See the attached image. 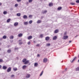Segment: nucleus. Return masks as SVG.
Masks as SVG:
<instances>
[{
	"instance_id": "obj_60",
	"label": "nucleus",
	"mask_w": 79,
	"mask_h": 79,
	"mask_svg": "<svg viewBox=\"0 0 79 79\" xmlns=\"http://www.w3.org/2000/svg\"><path fill=\"white\" fill-rule=\"evenodd\" d=\"M1 50V48H0V50Z\"/></svg>"
},
{
	"instance_id": "obj_15",
	"label": "nucleus",
	"mask_w": 79,
	"mask_h": 79,
	"mask_svg": "<svg viewBox=\"0 0 79 79\" xmlns=\"http://www.w3.org/2000/svg\"><path fill=\"white\" fill-rule=\"evenodd\" d=\"M68 38V36H64V39H67Z\"/></svg>"
},
{
	"instance_id": "obj_13",
	"label": "nucleus",
	"mask_w": 79,
	"mask_h": 79,
	"mask_svg": "<svg viewBox=\"0 0 79 79\" xmlns=\"http://www.w3.org/2000/svg\"><path fill=\"white\" fill-rule=\"evenodd\" d=\"M18 25V22H16L14 23V25L15 26H17Z\"/></svg>"
},
{
	"instance_id": "obj_17",
	"label": "nucleus",
	"mask_w": 79,
	"mask_h": 79,
	"mask_svg": "<svg viewBox=\"0 0 79 79\" xmlns=\"http://www.w3.org/2000/svg\"><path fill=\"white\" fill-rule=\"evenodd\" d=\"M26 61V58H25L23 59L22 61L23 63H25Z\"/></svg>"
},
{
	"instance_id": "obj_25",
	"label": "nucleus",
	"mask_w": 79,
	"mask_h": 79,
	"mask_svg": "<svg viewBox=\"0 0 79 79\" xmlns=\"http://www.w3.org/2000/svg\"><path fill=\"white\" fill-rule=\"evenodd\" d=\"M2 38L4 39H6V35H4L3 36Z\"/></svg>"
},
{
	"instance_id": "obj_48",
	"label": "nucleus",
	"mask_w": 79,
	"mask_h": 79,
	"mask_svg": "<svg viewBox=\"0 0 79 79\" xmlns=\"http://www.w3.org/2000/svg\"><path fill=\"white\" fill-rule=\"evenodd\" d=\"M30 44H31V42H29L27 43L28 45H30Z\"/></svg>"
},
{
	"instance_id": "obj_20",
	"label": "nucleus",
	"mask_w": 79,
	"mask_h": 79,
	"mask_svg": "<svg viewBox=\"0 0 79 79\" xmlns=\"http://www.w3.org/2000/svg\"><path fill=\"white\" fill-rule=\"evenodd\" d=\"M41 23V20H38L37 22V23H38V24H40V23Z\"/></svg>"
},
{
	"instance_id": "obj_57",
	"label": "nucleus",
	"mask_w": 79,
	"mask_h": 79,
	"mask_svg": "<svg viewBox=\"0 0 79 79\" xmlns=\"http://www.w3.org/2000/svg\"><path fill=\"white\" fill-rule=\"evenodd\" d=\"M67 68H66L65 69V70H67Z\"/></svg>"
},
{
	"instance_id": "obj_33",
	"label": "nucleus",
	"mask_w": 79,
	"mask_h": 79,
	"mask_svg": "<svg viewBox=\"0 0 79 79\" xmlns=\"http://www.w3.org/2000/svg\"><path fill=\"white\" fill-rule=\"evenodd\" d=\"M43 73H44V71H42V72L40 74V76H41L42 75V74H43Z\"/></svg>"
},
{
	"instance_id": "obj_21",
	"label": "nucleus",
	"mask_w": 79,
	"mask_h": 79,
	"mask_svg": "<svg viewBox=\"0 0 79 79\" xmlns=\"http://www.w3.org/2000/svg\"><path fill=\"white\" fill-rule=\"evenodd\" d=\"M10 39H13V38H14V37L13 36H11L10 37Z\"/></svg>"
},
{
	"instance_id": "obj_3",
	"label": "nucleus",
	"mask_w": 79,
	"mask_h": 79,
	"mask_svg": "<svg viewBox=\"0 0 79 79\" xmlns=\"http://www.w3.org/2000/svg\"><path fill=\"white\" fill-rule=\"evenodd\" d=\"M47 13V11L46 10H45L44 11L43 10L42 12V13L43 14H45V13Z\"/></svg>"
},
{
	"instance_id": "obj_32",
	"label": "nucleus",
	"mask_w": 79,
	"mask_h": 79,
	"mask_svg": "<svg viewBox=\"0 0 79 79\" xmlns=\"http://www.w3.org/2000/svg\"><path fill=\"white\" fill-rule=\"evenodd\" d=\"M13 69L14 71H17V68H13Z\"/></svg>"
},
{
	"instance_id": "obj_8",
	"label": "nucleus",
	"mask_w": 79,
	"mask_h": 79,
	"mask_svg": "<svg viewBox=\"0 0 79 79\" xmlns=\"http://www.w3.org/2000/svg\"><path fill=\"white\" fill-rule=\"evenodd\" d=\"M46 40H50V37L48 36H47L45 38Z\"/></svg>"
},
{
	"instance_id": "obj_45",
	"label": "nucleus",
	"mask_w": 79,
	"mask_h": 79,
	"mask_svg": "<svg viewBox=\"0 0 79 79\" xmlns=\"http://www.w3.org/2000/svg\"><path fill=\"white\" fill-rule=\"evenodd\" d=\"M67 34V33H66V32H65L64 33V35H66Z\"/></svg>"
},
{
	"instance_id": "obj_38",
	"label": "nucleus",
	"mask_w": 79,
	"mask_h": 79,
	"mask_svg": "<svg viewBox=\"0 0 79 79\" xmlns=\"http://www.w3.org/2000/svg\"><path fill=\"white\" fill-rule=\"evenodd\" d=\"M2 62H3V60L2 59H0V62L2 63Z\"/></svg>"
},
{
	"instance_id": "obj_31",
	"label": "nucleus",
	"mask_w": 79,
	"mask_h": 79,
	"mask_svg": "<svg viewBox=\"0 0 79 79\" xmlns=\"http://www.w3.org/2000/svg\"><path fill=\"white\" fill-rule=\"evenodd\" d=\"M46 46H47V47H49V46H50V43L49 44H46Z\"/></svg>"
},
{
	"instance_id": "obj_37",
	"label": "nucleus",
	"mask_w": 79,
	"mask_h": 79,
	"mask_svg": "<svg viewBox=\"0 0 79 79\" xmlns=\"http://www.w3.org/2000/svg\"><path fill=\"white\" fill-rule=\"evenodd\" d=\"M76 70L77 71H79V67H77L76 69Z\"/></svg>"
},
{
	"instance_id": "obj_11",
	"label": "nucleus",
	"mask_w": 79,
	"mask_h": 79,
	"mask_svg": "<svg viewBox=\"0 0 79 79\" xmlns=\"http://www.w3.org/2000/svg\"><path fill=\"white\" fill-rule=\"evenodd\" d=\"M27 67V66L26 65H23L22 67V69H25Z\"/></svg>"
},
{
	"instance_id": "obj_40",
	"label": "nucleus",
	"mask_w": 79,
	"mask_h": 79,
	"mask_svg": "<svg viewBox=\"0 0 79 79\" xmlns=\"http://www.w3.org/2000/svg\"><path fill=\"white\" fill-rule=\"evenodd\" d=\"M10 11H13V8H10Z\"/></svg>"
},
{
	"instance_id": "obj_47",
	"label": "nucleus",
	"mask_w": 79,
	"mask_h": 79,
	"mask_svg": "<svg viewBox=\"0 0 79 79\" xmlns=\"http://www.w3.org/2000/svg\"><path fill=\"white\" fill-rule=\"evenodd\" d=\"M14 76H15L14 75H12L11 76V77H14Z\"/></svg>"
},
{
	"instance_id": "obj_58",
	"label": "nucleus",
	"mask_w": 79,
	"mask_h": 79,
	"mask_svg": "<svg viewBox=\"0 0 79 79\" xmlns=\"http://www.w3.org/2000/svg\"><path fill=\"white\" fill-rule=\"evenodd\" d=\"M0 45H2V43H0Z\"/></svg>"
},
{
	"instance_id": "obj_24",
	"label": "nucleus",
	"mask_w": 79,
	"mask_h": 79,
	"mask_svg": "<svg viewBox=\"0 0 79 79\" xmlns=\"http://www.w3.org/2000/svg\"><path fill=\"white\" fill-rule=\"evenodd\" d=\"M38 66V63H35L34 66Z\"/></svg>"
},
{
	"instance_id": "obj_30",
	"label": "nucleus",
	"mask_w": 79,
	"mask_h": 79,
	"mask_svg": "<svg viewBox=\"0 0 79 79\" xmlns=\"http://www.w3.org/2000/svg\"><path fill=\"white\" fill-rule=\"evenodd\" d=\"M17 16H21V14L19 13H17Z\"/></svg>"
},
{
	"instance_id": "obj_9",
	"label": "nucleus",
	"mask_w": 79,
	"mask_h": 79,
	"mask_svg": "<svg viewBox=\"0 0 79 79\" xmlns=\"http://www.w3.org/2000/svg\"><path fill=\"white\" fill-rule=\"evenodd\" d=\"M23 36V34L20 33L18 34V37H22Z\"/></svg>"
},
{
	"instance_id": "obj_50",
	"label": "nucleus",
	"mask_w": 79,
	"mask_h": 79,
	"mask_svg": "<svg viewBox=\"0 0 79 79\" xmlns=\"http://www.w3.org/2000/svg\"><path fill=\"white\" fill-rule=\"evenodd\" d=\"M2 68V65H0V69Z\"/></svg>"
},
{
	"instance_id": "obj_22",
	"label": "nucleus",
	"mask_w": 79,
	"mask_h": 79,
	"mask_svg": "<svg viewBox=\"0 0 79 79\" xmlns=\"http://www.w3.org/2000/svg\"><path fill=\"white\" fill-rule=\"evenodd\" d=\"M11 50L10 49H9L7 51V53H11Z\"/></svg>"
},
{
	"instance_id": "obj_51",
	"label": "nucleus",
	"mask_w": 79,
	"mask_h": 79,
	"mask_svg": "<svg viewBox=\"0 0 79 79\" xmlns=\"http://www.w3.org/2000/svg\"><path fill=\"white\" fill-rule=\"evenodd\" d=\"M40 56V54H38L37 55V56Z\"/></svg>"
},
{
	"instance_id": "obj_41",
	"label": "nucleus",
	"mask_w": 79,
	"mask_h": 79,
	"mask_svg": "<svg viewBox=\"0 0 79 79\" xmlns=\"http://www.w3.org/2000/svg\"><path fill=\"white\" fill-rule=\"evenodd\" d=\"M36 47H39V46H40V44H37L36 45Z\"/></svg>"
},
{
	"instance_id": "obj_36",
	"label": "nucleus",
	"mask_w": 79,
	"mask_h": 79,
	"mask_svg": "<svg viewBox=\"0 0 79 79\" xmlns=\"http://www.w3.org/2000/svg\"><path fill=\"white\" fill-rule=\"evenodd\" d=\"M32 0H29L28 2L29 3H31V2H32Z\"/></svg>"
},
{
	"instance_id": "obj_10",
	"label": "nucleus",
	"mask_w": 79,
	"mask_h": 79,
	"mask_svg": "<svg viewBox=\"0 0 79 79\" xmlns=\"http://www.w3.org/2000/svg\"><path fill=\"white\" fill-rule=\"evenodd\" d=\"M23 18L24 19H27V16L26 15H24L23 16Z\"/></svg>"
},
{
	"instance_id": "obj_43",
	"label": "nucleus",
	"mask_w": 79,
	"mask_h": 79,
	"mask_svg": "<svg viewBox=\"0 0 79 79\" xmlns=\"http://www.w3.org/2000/svg\"><path fill=\"white\" fill-rule=\"evenodd\" d=\"M19 45H21V44H23V43L22 42H19Z\"/></svg>"
},
{
	"instance_id": "obj_28",
	"label": "nucleus",
	"mask_w": 79,
	"mask_h": 79,
	"mask_svg": "<svg viewBox=\"0 0 79 79\" xmlns=\"http://www.w3.org/2000/svg\"><path fill=\"white\" fill-rule=\"evenodd\" d=\"M3 13L4 15H6L7 14V12L6 11H4L3 12Z\"/></svg>"
},
{
	"instance_id": "obj_34",
	"label": "nucleus",
	"mask_w": 79,
	"mask_h": 79,
	"mask_svg": "<svg viewBox=\"0 0 79 79\" xmlns=\"http://www.w3.org/2000/svg\"><path fill=\"white\" fill-rule=\"evenodd\" d=\"M15 7H17V6H18V4H16L15 5Z\"/></svg>"
},
{
	"instance_id": "obj_59",
	"label": "nucleus",
	"mask_w": 79,
	"mask_h": 79,
	"mask_svg": "<svg viewBox=\"0 0 79 79\" xmlns=\"http://www.w3.org/2000/svg\"><path fill=\"white\" fill-rule=\"evenodd\" d=\"M78 62L79 63V60H78Z\"/></svg>"
},
{
	"instance_id": "obj_55",
	"label": "nucleus",
	"mask_w": 79,
	"mask_h": 79,
	"mask_svg": "<svg viewBox=\"0 0 79 79\" xmlns=\"http://www.w3.org/2000/svg\"><path fill=\"white\" fill-rule=\"evenodd\" d=\"M21 41V40H19V42H20Z\"/></svg>"
},
{
	"instance_id": "obj_12",
	"label": "nucleus",
	"mask_w": 79,
	"mask_h": 79,
	"mask_svg": "<svg viewBox=\"0 0 79 79\" xmlns=\"http://www.w3.org/2000/svg\"><path fill=\"white\" fill-rule=\"evenodd\" d=\"M53 3H52V2L50 3L49 4V6H53Z\"/></svg>"
},
{
	"instance_id": "obj_56",
	"label": "nucleus",
	"mask_w": 79,
	"mask_h": 79,
	"mask_svg": "<svg viewBox=\"0 0 79 79\" xmlns=\"http://www.w3.org/2000/svg\"><path fill=\"white\" fill-rule=\"evenodd\" d=\"M30 64H31V63H29L28 64V65H30Z\"/></svg>"
},
{
	"instance_id": "obj_14",
	"label": "nucleus",
	"mask_w": 79,
	"mask_h": 79,
	"mask_svg": "<svg viewBox=\"0 0 79 79\" xmlns=\"http://www.w3.org/2000/svg\"><path fill=\"white\" fill-rule=\"evenodd\" d=\"M32 38V36H29L28 37V40H30V39H31Z\"/></svg>"
},
{
	"instance_id": "obj_7",
	"label": "nucleus",
	"mask_w": 79,
	"mask_h": 79,
	"mask_svg": "<svg viewBox=\"0 0 79 79\" xmlns=\"http://www.w3.org/2000/svg\"><path fill=\"white\" fill-rule=\"evenodd\" d=\"M2 69H4V70H6V69H7V67L6 66H3L2 67Z\"/></svg>"
},
{
	"instance_id": "obj_44",
	"label": "nucleus",
	"mask_w": 79,
	"mask_h": 79,
	"mask_svg": "<svg viewBox=\"0 0 79 79\" xmlns=\"http://www.w3.org/2000/svg\"><path fill=\"white\" fill-rule=\"evenodd\" d=\"M17 1L18 2H21V0H17Z\"/></svg>"
},
{
	"instance_id": "obj_39",
	"label": "nucleus",
	"mask_w": 79,
	"mask_h": 79,
	"mask_svg": "<svg viewBox=\"0 0 79 79\" xmlns=\"http://www.w3.org/2000/svg\"><path fill=\"white\" fill-rule=\"evenodd\" d=\"M32 17V15H30L29 16V18H31Z\"/></svg>"
},
{
	"instance_id": "obj_53",
	"label": "nucleus",
	"mask_w": 79,
	"mask_h": 79,
	"mask_svg": "<svg viewBox=\"0 0 79 79\" xmlns=\"http://www.w3.org/2000/svg\"><path fill=\"white\" fill-rule=\"evenodd\" d=\"M77 36H78V35H77L75 37H77Z\"/></svg>"
},
{
	"instance_id": "obj_49",
	"label": "nucleus",
	"mask_w": 79,
	"mask_h": 79,
	"mask_svg": "<svg viewBox=\"0 0 79 79\" xmlns=\"http://www.w3.org/2000/svg\"><path fill=\"white\" fill-rule=\"evenodd\" d=\"M2 5V3L0 2V6H1V5Z\"/></svg>"
},
{
	"instance_id": "obj_23",
	"label": "nucleus",
	"mask_w": 79,
	"mask_h": 79,
	"mask_svg": "<svg viewBox=\"0 0 79 79\" xmlns=\"http://www.w3.org/2000/svg\"><path fill=\"white\" fill-rule=\"evenodd\" d=\"M70 5H76V4L75 3H74L73 2H71L70 3Z\"/></svg>"
},
{
	"instance_id": "obj_52",
	"label": "nucleus",
	"mask_w": 79,
	"mask_h": 79,
	"mask_svg": "<svg viewBox=\"0 0 79 79\" xmlns=\"http://www.w3.org/2000/svg\"><path fill=\"white\" fill-rule=\"evenodd\" d=\"M3 39V38H0V40H2Z\"/></svg>"
},
{
	"instance_id": "obj_26",
	"label": "nucleus",
	"mask_w": 79,
	"mask_h": 79,
	"mask_svg": "<svg viewBox=\"0 0 79 79\" xmlns=\"http://www.w3.org/2000/svg\"><path fill=\"white\" fill-rule=\"evenodd\" d=\"M24 24H25V25H27V24H28V22H24Z\"/></svg>"
},
{
	"instance_id": "obj_16",
	"label": "nucleus",
	"mask_w": 79,
	"mask_h": 79,
	"mask_svg": "<svg viewBox=\"0 0 79 79\" xmlns=\"http://www.w3.org/2000/svg\"><path fill=\"white\" fill-rule=\"evenodd\" d=\"M56 39H57V36H55L53 37V40H56Z\"/></svg>"
},
{
	"instance_id": "obj_4",
	"label": "nucleus",
	"mask_w": 79,
	"mask_h": 79,
	"mask_svg": "<svg viewBox=\"0 0 79 79\" xmlns=\"http://www.w3.org/2000/svg\"><path fill=\"white\" fill-rule=\"evenodd\" d=\"M77 58V57H75L73 59V60H72V61L71 60H70V62L71 63H73L74 61L76 60V59Z\"/></svg>"
},
{
	"instance_id": "obj_42",
	"label": "nucleus",
	"mask_w": 79,
	"mask_h": 79,
	"mask_svg": "<svg viewBox=\"0 0 79 79\" xmlns=\"http://www.w3.org/2000/svg\"><path fill=\"white\" fill-rule=\"evenodd\" d=\"M76 3H79V0H78L76 1Z\"/></svg>"
},
{
	"instance_id": "obj_27",
	"label": "nucleus",
	"mask_w": 79,
	"mask_h": 79,
	"mask_svg": "<svg viewBox=\"0 0 79 79\" xmlns=\"http://www.w3.org/2000/svg\"><path fill=\"white\" fill-rule=\"evenodd\" d=\"M43 37H44V35H43V34H41L40 35V37L41 38H43Z\"/></svg>"
},
{
	"instance_id": "obj_5",
	"label": "nucleus",
	"mask_w": 79,
	"mask_h": 79,
	"mask_svg": "<svg viewBox=\"0 0 79 79\" xmlns=\"http://www.w3.org/2000/svg\"><path fill=\"white\" fill-rule=\"evenodd\" d=\"M26 76L27 78H29V77H30V76H31V75L29 74H27L26 75Z\"/></svg>"
},
{
	"instance_id": "obj_18",
	"label": "nucleus",
	"mask_w": 79,
	"mask_h": 79,
	"mask_svg": "<svg viewBox=\"0 0 79 79\" xmlns=\"http://www.w3.org/2000/svg\"><path fill=\"white\" fill-rule=\"evenodd\" d=\"M54 33L56 34V33H58V30H56L54 32Z\"/></svg>"
},
{
	"instance_id": "obj_29",
	"label": "nucleus",
	"mask_w": 79,
	"mask_h": 79,
	"mask_svg": "<svg viewBox=\"0 0 79 79\" xmlns=\"http://www.w3.org/2000/svg\"><path fill=\"white\" fill-rule=\"evenodd\" d=\"M62 8V7H60L58 8L57 10H61Z\"/></svg>"
},
{
	"instance_id": "obj_54",
	"label": "nucleus",
	"mask_w": 79,
	"mask_h": 79,
	"mask_svg": "<svg viewBox=\"0 0 79 79\" xmlns=\"http://www.w3.org/2000/svg\"><path fill=\"white\" fill-rule=\"evenodd\" d=\"M71 41H69V43H71Z\"/></svg>"
},
{
	"instance_id": "obj_19",
	"label": "nucleus",
	"mask_w": 79,
	"mask_h": 79,
	"mask_svg": "<svg viewBox=\"0 0 79 79\" xmlns=\"http://www.w3.org/2000/svg\"><path fill=\"white\" fill-rule=\"evenodd\" d=\"M10 21H11V19H8L6 21L7 23H9L10 22Z\"/></svg>"
},
{
	"instance_id": "obj_6",
	"label": "nucleus",
	"mask_w": 79,
	"mask_h": 79,
	"mask_svg": "<svg viewBox=\"0 0 79 79\" xmlns=\"http://www.w3.org/2000/svg\"><path fill=\"white\" fill-rule=\"evenodd\" d=\"M28 63H29V61L27 60L24 63V64H27Z\"/></svg>"
},
{
	"instance_id": "obj_35",
	"label": "nucleus",
	"mask_w": 79,
	"mask_h": 79,
	"mask_svg": "<svg viewBox=\"0 0 79 79\" xmlns=\"http://www.w3.org/2000/svg\"><path fill=\"white\" fill-rule=\"evenodd\" d=\"M32 23V20H31L29 22V24H31Z\"/></svg>"
},
{
	"instance_id": "obj_1",
	"label": "nucleus",
	"mask_w": 79,
	"mask_h": 79,
	"mask_svg": "<svg viewBox=\"0 0 79 79\" xmlns=\"http://www.w3.org/2000/svg\"><path fill=\"white\" fill-rule=\"evenodd\" d=\"M6 71L7 73H10V72H11V68L10 67H9L7 69Z\"/></svg>"
},
{
	"instance_id": "obj_2",
	"label": "nucleus",
	"mask_w": 79,
	"mask_h": 79,
	"mask_svg": "<svg viewBox=\"0 0 79 79\" xmlns=\"http://www.w3.org/2000/svg\"><path fill=\"white\" fill-rule=\"evenodd\" d=\"M43 62L44 63H47V59L46 58H44L43 59Z\"/></svg>"
},
{
	"instance_id": "obj_46",
	"label": "nucleus",
	"mask_w": 79,
	"mask_h": 79,
	"mask_svg": "<svg viewBox=\"0 0 79 79\" xmlns=\"http://www.w3.org/2000/svg\"><path fill=\"white\" fill-rule=\"evenodd\" d=\"M19 48H18L15 47V50H18Z\"/></svg>"
}]
</instances>
